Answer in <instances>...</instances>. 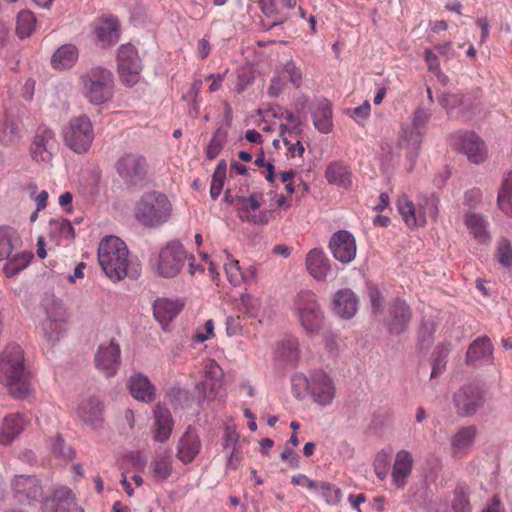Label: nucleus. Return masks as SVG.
Segmentation results:
<instances>
[{
	"label": "nucleus",
	"instance_id": "obj_1",
	"mask_svg": "<svg viewBox=\"0 0 512 512\" xmlns=\"http://www.w3.org/2000/svg\"><path fill=\"white\" fill-rule=\"evenodd\" d=\"M98 261L106 276L115 282L126 277L136 279L141 273L139 261L130 256L125 242L116 236L101 240Z\"/></svg>",
	"mask_w": 512,
	"mask_h": 512
},
{
	"label": "nucleus",
	"instance_id": "obj_2",
	"mask_svg": "<svg viewBox=\"0 0 512 512\" xmlns=\"http://www.w3.org/2000/svg\"><path fill=\"white\" fill-rule=\"evenodd\" d=\"M0 384L18 400L33 391L32 377L26 367L24 351L18 344H9L0 353Z\"/></svg>",
	"mask_w": 512,
	"mask_h": 512
},
{
	"label": "nucleus",
	"instance_id": "obj_3",
	"mask_svg": "<svg viewBox=\"0 0 512 512\" xmlns=\"http://www.w3.org/2000/svg\"><path fill=\"white\" fill-rule=\"evenodd\" d=\"M292 393L298 400L310 397L319 407L330 406L336 397V385L332 376L323 370H314L309 375L302 372L291 377Z\"/></svg>",
	"mask_w": 512,
	"mask_h": 512
},
{
	"label": "nucleus",
	"instance_id": "obj_4",
	"mask_svg": "<svg viewBox=\"0 0 512 512\" xmlns=\"http://www.w3.org/2000/svg\"><path fill=\"white\" fill-rule=\"evenodd\" d=\"M79 85L81 94L92 105L107 103L114 96V75L102 66H94L83 72Z\"/></svg>",
	"mask_w": 512,
	"mask_h": 512
},
{
	"label": "nucleus",
	"instance_id": "obj_5",
	"mask_svg": "<svg viewBox=\"0 0 512 512\" xmlns=\"http://www.w3.org/2000/svg\"><path fill=\"white\" fill-rule=\"evenodd\" d=\"M173 207L168 197L160 192L144 194L135 206V218L143 226L157 228L168 222Z\"/></svg>",
	"mask_w": 512,
	"mask_h": 512
},
{
	"label": "nucleus",
	"instance_id": "obj_6",
	"mask_svg": "<svg viewBox=\"0 0 512 512\" xmlns=\"http://www.w3.org/2000/svg\"><path fill=\"white\" fill-rule=\"evenodd\" d=\"M293 314L308 335H317L324 327V312L317 295L310 290H302L296 295Z\"/></svg>",
	"mask_w": 512,
	"mask_h": 512
},
{
	"label": "nucleus",
	"instance_id": "obj_7",
	"mask_svg": "<svg viewBox=\"0 0 512 512\" xmlns=\"http://www.w3.org/2000/svg\"><path fill=\"white\" fill-rule=\"evenodd\" d=\"M431 116L432 113L429 109L419 107L412 114L411 122L402 125L399 146L407 150L411 169L417 159Z\"/></svg>",
	"mask_w": 512,
	"mask_h": 512
},
{
	"label": "nucleus",
	"instance_id": "obj_8",
	"mask_svg": "<svg viewBox=\"0 0 512 512\" xmlns=\"http://www.w3.org/2000/svg\"><path fill=\"white\" fill-rule=\"evenodd\" d=\"M45 319L40 330L45 343L52 347L59 342L66 333V311L61 302L54 296H46L42 300Z\"/></svg>",
	"mask_w": 512,
	"mask_h": 512
},
{
	"label": "nucleus",
	"instance_id": "obj_9",
	"mask_svg": "<svg viewBox=\"0 0 512 512\" xmlns=\"http://www.w3.org/2000/svg\"><path fill=\"white\" fill-rule=\"evenodd\" d=\"M64 144L73 152L82 154L89 150L94 140V128L90 118L80 115L70 119L62 130Z\"/></svg>",
	"mask_w": 512,
	"mask_h": 512
},
{
	"label": "nucleus",
	"instance_id": "obj_10",
	"mask_svg": "<svg viewBox=\"0 0 512 512\" xmlns=\"http://www.w3.org/2000/svg\"><path fill=\"white\" fill-rule=\"evenodd\" d=\"M117 68L122 83L128 87L134 86L140 77L142 63L138 51L131 44H123L117 51Z\"/></svg>",
	"mask_w": 512,
	"mask_h": 512
},
{
	"label": "nucleus",
	"instance_id": "obj_11",
	"mask_svg": "<svg viewBox=\"0 0 512 512\" xmlns=\"http://www.w3.org/2000/svg\"><path fill=\"white\" fill-rule=\"evenodd\" d=\"M186 258L183 245L179 241L167 243L159 252L156 271L164 278H173L181 271Z\"/></svg>",
	"mask_w": 512,
	"mask_h": 512
},
{
	"label": "nucleus",
	"instance_id": "obj_12",
	"mask_svg": "<svg viewBox=\"0 0 512 512\" xmlns=\"http://www.w3.org/2000/svg\"><path fill=\"white\" fill-rule=\"evenodd\" d=\"M13 497L22 504L34 505L43 500V485L35 475H15L10 483Z\"/></svg>",
	"mask_w": 512,
	"mask_h": 512
},
{
	"label": "nucleus",
	"instance_id": "obj_13",
	"mask_svg": "<svg viewBox=\"0 0 512 512\" xmlns=\"http://www.w3.org/2000/svg\"><path fill=\"white\" fill-rule=\"evenodd\" d=\"M264 195L261 192H253L248 197L236 196L235 201L238 205V217L243 222L252 223L254 225H266L272 218L270 210L256 211L261 207Z\"/></svg>",
	"mask_w": 512,
	"mask_h": 512
},
{
	"label": "nucleus",
	"instance_id": "obj_14",
	"mask_svg": "<svg viewBox=\"0 0 512 512\" xmlns=\"http://www.w3.org/2000/svg\"><path fill=\"white\" fill-rule=\"evenodd\" d=\"M115 167L121 179L131 186L141 184L148 170L145 157L137 153L124 154L117 160Z\"/></svg>",
	"mask_w": 512,
	"mask_h": 512
},
{
	"label": "nucleus",
	"instance_id": "obj_15",
	"mask_svg": "<svg viewBox=\"0 0 512 512\" xmlns=\"http://www.w3.org/2000/svg\"><path fill=\"white\" fill-rule=\"evenodd\" d=\"M224 385V373L219 364L209 359L204 368V380L197 383L196 390L199 394V402L214 400Z\"/></svg>",
	"mask_w": 512,
	"mask_h": 512
},
{
	"label": "nucleus",
	"instance_id": "obj_16",
	"mask_svg": "<svg viewBox=\"0 0 512 512\" xmlns=\"http://www.w3.org/2000/svg\"><path fill=\"white\" fill-rule=\"evenodd\" d=\"M451 143L467 159L474 164H480L486 160L487 150L484 142L474 132H457L450 137Z\"/></svg>",
	"mask_w": 512,
	"mask_h": 512
},
{
	"label": "nucleus",
	"instance_id": "obj_17",
	"mask_svg": "<svg viewBox=\"0 0 512 512\" xmlns=\"http://www.w3.org/2000/svg\"><path fill=\"white\" fill-rule=\"evenodd\" d=\"M57 150L55 133L46 126L36 130L30 146V154L34 161L48 164Z\"/></svg>",
	"mask_w": 512,
	"mask_h": 512
},
{
	"label": "nucleus",
	"instance_id": "obj_18",
	"mask_svg": "<svg viewBox=\"0 0 512 512\" xmlns=\"http://www.w3.org/2000/svg\"><path fill=\"white\" fill-rule=\"evenodd\" d=\"M454 403L459 414L471 416L483 405L482 390L473 384L463 386L454 394Z\"/></svg>",
	"mask_w": 512,
	"mask_h": 512
},
{
	"label": "nucleus",
	"instance_id": "obj_19",
	"mask_svg": "<svg viewBox=\"0 0 512 512\" xmlns=\"http://www.w3.org/2000/svg\"><path fill=\"white\" fill-rule=\"evenodd\" d=\"M329 248L334 258L343 264L352 262L356 257V240L347 230L335 232L330 239Z\"/></svg>",
	"mask_w": 512,
	"mask_h": 512
},
{
	"label": "nucleus",
	"instance_id": "obj_20",
	"mask_svg": "<svg viewBox=\"0 0 512 512\" xmlns=\"http://www.w3.org/2000/svg\"><path fill=\"white\" fill-rule=\"evenodd\" d=\"M96 367L106 376L116 375L120 364V347L114 342L100 345L95 355Z\"/></svg>",
	"mask_w": 512,
	"mask_h": 512
},
{
	"label": "nucleus",
	"instance_id": "obj_21",
	"mask_svg": "<svg viewBox=\"0 0 512 512\" xmlns=\"http://www.w3.org/2000/svg\"><path fill=\"white\" fill-rule=\"evenodd\" d=\"M29 419L22 413L14 412L7 414L0 424V445L12 444L25 430Z\"/></svg>",
	"mask_w": 512,
	"mask_h": 512
},
{
	"label": "nucleus",
	"instance_id": "obj_22",
	"mask_svg": "<svg viewBox=\"0 0 512 512\" xmlns=\"http://www.w3.org/2000/svg\"><path fill=\"white\" fill-rule=\"evenodd\" d=\"M201 440L196 429L189 426L176 445V457L183 464L191 463L201 451Z\"/></svg>",
	"mask_w": 512,
	"mask_h": 512
},
{
	"label": "nucleus",
	"instance_id": "obj_23",
	"mask_svg": "<svg viewBox=\"0 0 512 512\" xmlns=\"http://www.w3.org/2000/svg\"><path fill=\"white\" fill-rule=\"evenodd\" d=\"M103 410L102 402L98 398L91 396L83 399L78 404L76 414L85 425L92 429H98L104 420Z\"/></svg>",
	"mask_w": 512,
	"mask_h": 512
},
{
	"label": "nucleus",
	"instance_id": "obj_24",
	"mask_svg": "<svg viewBox=\"0 0 512 512\" xmlns=\"http://www.w3.org/2000/svg\"><path fill=\"white\" fill-rule=\"evenodd\" d=\"M325 179L328 184L344 190H350L353 186V173L350 166L342 161L330 162L325 169Z\"/></svg>",
	"mask_w": 512,
	"mask_h": 512
},
{
	"label": "nucleus",
	"instance_id": "obj_25",
	"mask_svg": "<svg viewBox=\"0 0 512 512\" xmlns=\"http://www.w3.org/2000/svg\"><path fill=\"white\" fill-rule=\"evenodd\" d=\"M127 388L131 396L137 401L151 403L155 399L156 388L143 373L130 376L127 381Z\"/></svg>",
	"mask_w": 512,
	"mask_h": 512
},
{
	"label": "nucleus",
	"instance_id": "obj_26",
	"mask_svg": "<svg viewBox=\"0 0 512 512\" xmlns=\"http://www.w3.org/2000/svg\"><path fill=\"white\" fill-rule=\"evenodd\" d=\"M183 307L184 303L180 299L159 298L153 303V315L156 321L166 329Z\"/></svg>",
	"mask_w": 512,
	"mask_h": 512
},
{
	"label": "nucleus",
	"instance_id": "obj_27",
	"mask_svg": "<svg viewBox=\"0 0 512 512\" xmlns=\"http://www.w3.org/2000/svg\"><path fill=\"white\" fill-rule=\"evenodd\" d=\"M305 265L308 273L317 281L325 280L331 272L330 260L320 248L307 253Z\"/></svg>",
	"mask_w": 512,
	"mask_h": 512
},
{
	"label": "nucleus",
	"instance_id": "obj_28",
	"mask_svg": "<svg viewBox=\"0 0 512 512\" xmlns=\"http://www.w3.org/2000/svg\"><path fill=\"white\" fill-rule=\"evenodd\" d=\"M94 33L102 47L114 45L119 40V22L114 16H107L94 23Z\"/></svg>",
	"mask_w": 512,
	"mask_h": 512
},
{
	"label": "nucleus",
	"instance_id": "obj_29",
	"mask_svg": "<svg viewBox=\"0 0 512 512\" xmlns=\"http://www.w3.org/2000/svg\"><path fill=\"white\" fill-rule=\"evenodd\" d=\"M410 307L404 302L397 300L389 308L387 327L390 333L400 334L404 332L411 320Z\"/></svg>",
	"mask_w": 512,
	"mask_h": 512
},
{
	"label": "nucleus",
	"instance_id": "obj_30",
	"mask_svg": "<svg viewBox=\"0 0 512 512\" xmlns=\"http://www.w3.org/2000/svg\"><path fill=\"white\" fill-rule=\"evenodd\" d=\"M413 468V458L409 451L401 450L396 454L392 468V484L397 489H403L407 484Z\"/></svg>",
	"mask_w": 512,
	"mask_h": 512
},
{
	"label": "nucleus",
	"instance_id": "obj_31",
	"mask_svg": "<svg viewBox=\"0 0 512 512\" xmlns=\"http://www.w3.org/2000/svg\"><path fill=\"white\" fill-rule=\"evenodd\" d=\"M74 502L72 491L66 486L55 488L52 494L42 501V512H69Z\"/></svg>",
	"mask_w": 512,
	"mask_h": 512
},
{
	"label": "nucleus",
	"instance_id": "obj_32",
	"mask_svg": "<svg viewBox=\"0 0 512 512\" xmlns=\"http://www.w3.org/2000/svg\"><path fill=\"white\" fill-rule=\"evenodd\" d=\"M333 310L343 319L352 318L358 310V297L350 289L339 290L334 296Z\"/></svg>",
	"mask_w": 512,
	"mask_h": 512
},
{
	"label": "nucleus",
	"instance_id": "obj_33",
	"mask_svg": "<svg viewBox=\"0 0 512 512\" xmlns=\"http://www.w3.org/2000/svg\"><path fill=\"white\" fill-rule=\"evenodd\" d=\"M155 431L154 440L159 443L166 442L173 431L174 421L168 408L163 405H156L154 409Z\"/></svg>",
	"mask_w": 512,
	"mask_h": 512
},
{
	"label": "nucleus",
	"instance_id": "obj_34",
	"mask_svg": "<svg viewBox=\"0 0 512 512\" xmlns=\"http://www.w3.org/2000/svg\"><path fill=\"white\" fill-rule=\"evenodd\" d=\"M396 206L399 214L409 228L413 229L426 224L425 217L421 213L418 205L415 206L406 195H402L397 199Z\"/></svg>",
	"mask_w": 512,
	"mask_h": 512
},
{
	"label": "nucleus",
	"instance_id": "obj_35",
	"mask_svg": "<svg viewBox=\"0 0 512 512\" xmlns=\"http://www.w3.org/2000/svg\"><path fill=\"white\" fill-rule=\"evenodd\" d=\"M312 118L313 124L319 132L329 133L332 130V107L328 99L321 98L316 101L312 111Z\"/></svg>",
	"mask_w": 512,
	"mask_h": 512
},
{
	"label": "nucleus",
	"instance_id": "obj_36",
	"mask_svg": "<svg viewBox=\"0 0 512 512\" xmlns=\"http://www.w3.org/2000/svg\"><path fill=\"white\" fill-rule=\"evenodd\" d=\"M477 429L474 426L459 428L451 437L450 445L453 455H462L470 449L475 441Z\"/></svg>",
	"mask_w": 512,
	"mask_h": 512
},
{
	"label": "nucleus",
	"instance_id": "obj_37",
	"mask_svg": "<svg viewBox=\"0 0 512 512\" xmlns=\"http://www.w3.org/2000/svg\"><path fill=\"white\" fill-rule=\"evenodd\" d=\"M465 225L473 238L481 244L490 240L488 231V222L482 214L467 213L465 215Z\"/></svg>",
	"mask_w": 512,
	"mask_h": 512
},
{
	"label": "nucleus",
	"instance_id": "obj_38",
	"mask_svg": "<svg viewBox=\"0 0 512 512\" xmlns=\"http://www.w3.org/2000/svg\"><path fill=\"white\" fill-rule=\"evenodd\" d=\"M33 254L26 250H17V248L7 257L6 263L3 267V272L6 277H14L28 267Z\"/></svg>",
	"mask_w": 512,
	"mask_h": 512
},
{
	"label": "nucleus",
	"instance_id": "obj_39",
	"mask_svg": "<svg viewBox=\"0 0 512 512\" xmlns=\"http://www.w3.org/2000/svg\"><path fill=\"white\" fill-rule=\"evenodd\" d=\"M79 56L75 45L60 46L51 57V64L55 69H69L74 66Z\"/></svg>",
	"mask_w": 512,
	"mask_h": 512
},
{
	"label": "nucleus",
	"instance_id": "obj_40",
	"mask_svg": "<svg viewBox=\"0 0 512 512\" xmlns=\"http://www.w3.org/2000/svg\"><path fill=\"white\" fill-rule=\"evenodd\" d=\"M492 351L493 347L489 339H476L467 350L466 360L468 363H474L477 361L490 362L492 358Z\"/></svg>",
	"mask_w": 512,
	"mask_h": 512
},
{
	"label": "nucleus",
	"instance_id": "obj_41",
	"mask_svg": "<svg viewBox=\"0 0 512 512\" xmlns=\"http://www.w3.org/2000/svg\"><path fill=\"white\" fill-rule=\"evenodd\" d=\"M498 208L512 218V170L504 175L497 196Z\"/></svg>",
	"mask_w": 512,
	"mask_h": 512
},
{
	"label": "nucleus",
	"instance_id": "obj_42",
	"mask_svg": "<svg viewBox=\"0 0 512 512\" xmlns=\"http://www.w3.org/2000/svg\"><path fill=\"white\" fill-rule=\"evenodd\" d=\"M276 356L289 363H295L299 359V342L292 336H287L277 343Z\"/></svg>",
	"mask_w": 512,
	"mask_h": 512
},
{
	"label": "nucleus",
	"instance_id": "obj_43",
	"mask_svg": "<svg viewBox=\"0 0 512 512\" xmlns=\"http://www.w3.org/2000/svg\"><path fill=\"white\" fill-rule=\"evenodd\" d=\"M49 233L58 244H66L74 238V228L66 219H55L49 222Z\"/></svg>",
	"mask_w": 512,
	"mask_h": 512
},
{
	"label": "nucleus",
	"instance_id": "obj_44",
	"mask_svg": "<svg viewBox=\"0 0 512 512\" xmlns=\"http://www.w3.org/2000/svg\"><path fill=\"white\" fill-rule=\"evenodd\" d=\"M18 235L9 227H0V261H4L17 248Z\"/></svg>",
	"mask_w": 512,
	"mask_h": 512
},
{
	"label": "nucleus",
	"instance_id": "obj_45",
	"mask_svg": "<svg viewBox=\"0 0 512 512\" xmlns=\"http://www.w3.org/2000/svg\"><path fill=\"white\" fill-rule=\"evenodd\" d=\"M301 119L298 114L285 112V123L280 124V134L285 145L290 144L289 137L300 132Z\"/></svg>",
	"mask_w": 512,
	"mask_h": 512
},
{
	"label": "nucleus",
	"instance_id": "obj_46",
	"mask_svg": "<svg viewBox=\"0 0 512 512\" xmlns=\"http://www.w3.org/2000/svg\"><path fill=\"white\" fill-rule=\"evenodd\" d=\"M225 443H224V449L229 453V459L228 464L232 467L236 466V463L239 462L240 456L237 449L238 439L239 436L235 429L231 427H227L225 429Z\"/></svg>",
	"mask_w": 512,
	"mask_h": 512
},
{
	"label": "nucleus",
	"instance_id": "obj_47",
	"mask_svg": "<svg viewBox=\"0 0 512 512\" xmlns=\"http://www.w3.org/2000/svg\"><path fill=\"white\" fill-rule=\"evenodd\" d=\"M36 19L30 11H21L17 16L16 32L20 38L29 37L35 29Z\"/></svg>",
	"mask_w": 512,
	"mask_h": 512
},
{
	"label": "nucleus",
	"instance_id": "obj_48",
	"mask_svg": "<svg viewBox=\"0 0 512 512\" xmlns=\"http://www.w3.org/2000/svg\"><path fill=\"white\" fill-rule=\"evenodd\" d=\"M450 352L449 344H442L438 346L432 356V372L431 377H436L441 374L446 367V359Z\"/></svg>",
	"mask_w": 512,
	"mask_h": 512
},
{
	"label": "nucleus",
	"instance_id": "obj_49",
	"mask_svg": "<svg viewBox=\"0 0 512 512\" xmlns=\"http://www.w3.org/2000/svg\"><path fill=\"white\" fill-rule=\"evenodd\" d=\"M439 199L434 194L424 195L418 200V207L425 217L427 223L428 218H436L439 211Z\"/></svg>",
	"mask_w": 512,
	"mask_h": 512
},
{
	"label": "nucleus",
	"instance_id": "obj_50",
	"mask_svg": "<svg viewBox=\"0 0 512 512\" xmlns=\"http://www.w3.org/2000/svg\"><path fill=\"white\" fill-rule=\"evenodd\" d=\"M227 135V131L223 128H218L214 132L206 149V155L208 159H215L219 155L227 140Z\"/></svg>",
	"mask_w": 512,
	"mask_h": 512
},
{
	"label": "nucleus",
	"instance_id": "obj_51",
	"mask_svg": "<svg viewBox=\"0 0 512 512\" xmlns=\"http://www.w3.org/2000/svg\"><path fill=\"white\" fill-rule=\"evenodd\" d=\"M496 258L504 268L512 267V244L508 239L502 238L498 241Z\"/></svg>",
	"mask_w": 512,
	"mask_h": 512
},
{
	"label": "nucleus",
	"instance_id": "obj_52",
	"mask_svg": "<svg viewBox=\"0 0 512 512\" xmlns=\"http://www.w3.org/2000/svg\"><path fill=\"white\" fill-rule=\"evenodd\" d=\"M240 304L242 311L249 317L255 318L258 316L261 302L260 299L251 295L250 293L244 292L240 295Z\"/></svg>",
	"mask_w": 512,
	"mask_h": 512
},
{
	"label": "nucleus",
	"instance_id": "obj_53",
	"mask_svg": "<svg viewBox=\"0 0 512 512\" xmlns=\"http://www.w3.org/2000/svg\"><path fill=\"white\" fill-rule=\"evenodd\" d=\"M315 491L320 493L329 505H337L341 501V490L328 482H319Z\"/></svg>",
	"mask_w": 512,
	"mask_h": 512
},
{
	"label": "nucleus",
	"instance_id": "obj_54",
	"mask_svg": "<svg viewBox=\"0 0 512 512\" xmlns=\"http://www.w3.org/2000/svg\"><path fill=\"white\" fill-rule=\"evenodd\" d=\"M225 175H226V166H225L224 162H221L217 165V167L214 171L212 181H211V186H210V196L214 200L218 198V196L220 195V193L223 189Z\"/></svg>",
	"mask_w": 512,
	"mask_h": 512
},
{
	"label": "nucleus",
	"instance_id": "obj_55",
	"mask_svg": "<svg viewBox=\"0 0 512 512\" xmlns=\"http://www.w3.org/2000/svg\"><path fill=\"white\" fill-rule=\"evenodd\" d=\"M282 74L296 88H299L303 83V72L293 60H289L284 64Z\"/></svg>",
	"mask_w": 512,
	"mask_h": 512
},
{
	"label": "nucleus",
	"instance_id": "obj_56",
	"mask_svg": "<svg viewBox=\"0 0 512 512\" xmlns=\"http://www.w3.org/2000/svg\"><path fill=\"white\" fill-rule=\"evenodd\" d=\"M153 472L160 480L167 479L172 473V462L168 455L161 456L153 462Z\"/></svg>",
	"mask_w": 512,
	"mask_h": 512
},
{
	"label": "nucleus",
	"instance_id": "obj_57",
	"mask_svg": "<svg viewBox=\"0 0 512 512\" xmlns=\"http://www.w3.org/2000/svg\"><path fill=\"white\" fill-rule=\"evenodd\" d=\"M20 138V127L19 124L13 120L6 121L1 133L0 140L5 144H13Z\"/></svg>",
	"mask_w": 512,
	"mask_h": 512
},
{
	"label": "nucleus",
	"instance_id": "obj_58",
	"mask_svg": "<svg viewBox=\"0 0 512 512\" xmlns=\"http://www.w3.org/2000/svg\"><path fill=\"white\" fill-rule=\"evenodd\" d=\"M227 280L233 286H239L241 284V273L242 268L239 262L235 259H230L224 264Z\"/></svg>",
	"mask_w": 512,
	"mask_h": 512
},
{
	"label": "nucleus",
	"instance_id": "obj_59",
	"mask_svg": "<svg viewBox=\"0 0 512 512\" xmlns=\"http://www.w3.org/2000/svg\"><path fill=\"white\" fill-rule=\"evenodd\" d=\"M440 105L451 113L454 109L464 105V96L461 94H443L439 98Z\"/></svg>",
	"mask_w": 512,
	"mask_h": 512
},
{
	"label": "nucleus",
	"instance_id": "obj_60",
	"mask_svg": "<svg viewBox=\"0 0 512 512\" xmlns=\"http://www.w3.org/2000/svg\"><path fill=\"white\" fill-rule=\"evenodd\" d=\"M50 446L53 453L59 457L71 459L73 457V451L71 447L67 446L60 435L53 437L50 440Z\"/></svg>",
	"mask_w": 512,
	"mask_h": 512
},
{
	"label": "nucleus",
	"instance_id": "obj_61",
	"mask_svg": "<svg viewBox=\"0 0 512 512\" xmlns=\"http://www.w3.org/2000/svg\"><path fill=\"white\" fill-rule=\"evenodd\" d=\"M452 508L454 512H471L469 499L462 488L455 490Z\"/></svg>",
	"mask_w": 512,
	"mask_h": 512
},
{
	"label": "nucleus",
	"instance_id": "obj_62",
	"mask_svg": "<svg viewBox=\"0 0 512 512\" xmlns=\"http://www.w3.org/2000/svg\"><path fill=\"white\" fill-rule=\"evenodd\" d=\"M30 196L36 203L37 211L43 210L47 206L48 192L41 190L37 192V186L35 184L29 185Z\"/></svg>",
	"mask_w": 512,
	"mask_h": 512
},
{
	"label": "nucleus",
	"instance_id": "obj_63",
	"mask_svg": "<svg viewBox=\"0 0 512 512\" xmlns=\"http://www.w3.org/2000/svg\"><path fill=\"white\" fill-rule=\"evenodd\" d=\"M482 200V192L479 188H472L464 193L463 204L469 209L475 208Z\"/></svg>",
	"mask_w": 512,
	"mask_h": 512
},
{
	"label": "nucleus",
	"instance_id": "obj_64",
	"mask_svg": "<svg viewBox=\"0 0 512 512\" xmlns=\"http://www.w3.org/2000/svg\"><path fill=\"white\" fill-rule=\"evenodd\" d=\"M242 324L240 316H228L226 318V333L228 336H236L241 334Z\"/></svg>",
	"mask_w": 512,
	"mask_h": 512
}]
</instances>
